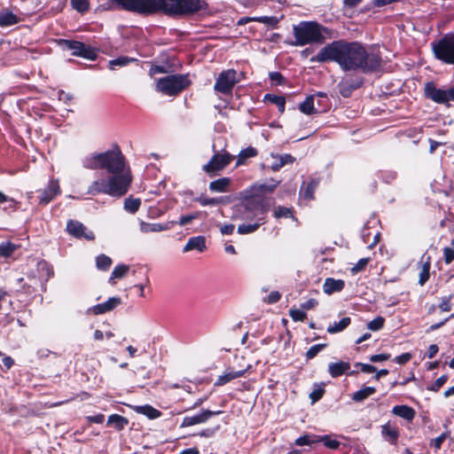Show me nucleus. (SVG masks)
<instances>
[{"label": "nucleus", "instance_id": "1", "mask_svg": "<svg viewBox=\"0 0 454 454\" xmlns=\"http://www.w3.org/2000/svg\"><path fill=\"white\" fill-rule=\"evenodd\" d=\"M83 166L90 169H106L109 174L107 178L92 182L88 188L89 194L106 193L121 197L128 192L132 177L120 150L92 154L84 160Z\"/></svg>", "mask_w": 454, "mask_h": 454}, {"label": "nucleus", "instance_id": "2", "mask_svg": "<svg viewBox=\"0 0 454 454\" xmlns=\"http://www.w3.org/2000/svg\"><path fill=\"white\" fill-rule=\"evenodd\" d=\"M311 62L334 61L343 71H373L380 67L381 59L374 52H368L358 43L334 41L323 47L310 59Z\"/></svg>", "mask_w": 454, "mask_h": 454}, {"label": "nucleus", "instance_id": "3", "mask_svg": "<svg viewBox=\"0 0 454 454\" xmlns=\"http://www.w3.org/2000/svg\"><path fill=\"white\" fill-rule=\"evenodd\" d=\"M241 201L235 206L231 218L233 220H264L268 211L262 196L253 193V190H245L239 193Z\"/></svg>", "mask_w": 454, "mask_h": 454}, {"label": "nucleus", "instance_id": "4", "mask_svg": "<svg viewBox=\"0 0 454 454\" xmlns=\"http://www.w3.org/2000/svg\"><path fill=\"white\" fill-rule=\"evenodd\" d=\"M123 9L139 13H153L163 11L178 14L181 0H114Z\"/></svg>", "mask_w": 454, "mask_h": 454}, {"label": "nucleus", "instance_id": "5", "mask_svg": "<svg viewBox=\"0 0 454 454\" xmlns=\"http://www.w3.org/2000/svg\"><path fill=\"white\" fill-rule=\"evenodd\" d=\"M294 35L296 45L303 46L309 43H323L326 38H330V31L313 21H304L294 27Z\"/></svg>", "mask_w": 454, "mask_h": 454}, {"label": "nucleus", "instance_id": "6", "mask_svg": "<svg viewBox=\"0 0 454 454\" xmlns=\"http://www.w3.org/2000/svg\"><path fill=\"white\" fill-rule=\"evenodd\" d=\"M186 74H172L160 78L156 82V90L168 96H175L190 85Z\"/></svg>", "mask_w": 454, "mask_h": 454}, {"label": "nucleus", "instance_id": "7", "mask_svg": "<svg viewBox=\"0 0 454 454\" xmlns=\"http://www.w3.org/2000/svg\"><path fill=\"white\" fill-rule=\"evenodd\" d=\"M432 49L436 59L446 64L454 65V35H446L432 43Z\"/></svg>", "mask_w": 454, "mask_h": 454}, {"label": "nucleus", "instance_id": "8", "mask_svg": "<svg viewBox=\"0 0 454 454\" xmlns=\"http://www.w3.org/2000/svg\"><path fill=\"white\" fill-rule=\"evenodd\" d=\"M234 159V156L226 151L216 152L209 161L202 166V170L209 176L223 171Z\"/></svg>", "mask_w": 454, "mask_h": 454}, {"label": "nucleus", "instance_id": "9", "mask_svg": "<svg viewBox=\"0 0 454 454\" xmlns=\"http://www.w3.org/2000/svg\"><path fill=\"white\" fill-rule=\"evenodd\" d=\"M237 82H239L237 72L234 69L224 70L216 78L214 89L222 94H228L231 92Z\"/></svg>", "mask_w": 454, "mask_h": 454}, {"label": "nucleus", "instance_id": "10", "mask_svg": "<svg viewBox=\"0 0 454 454\" xmlns=\"http://www.w3.org/2000/svg\"><path fill=\"white\" fill-rule=\"evenodd\" d=\"M59 45L63 50L72 51L73 55L82 57L88 59H95L97 57L96 51L90 46L77 41L61 40Z\"/></svg>", "mask_w": 454, "mask_h": 454}, {"label": "nucleus", "instance_id": "11", "mask_svg": "<svg viewBox=\"0 0 454 454\" xmlns=\"http://www.w3.org/2000/svg\"><path fill=\"white\" fill-rule=\"evenodd\" d=\"M67 231L77 238L83 237L88 240H92L95 238L93 231L87 230V228L80 222L69 221L67 225Z\"/></svg>", "mask_w": 454, "mask_h": 454}, {"label": "nucleus", "instance_id": "12", "mask_svg": "<svg viewBox=\"0 0 454 454\" xmlns=\"http://www.w3.org/2000/svg\"><path fill=\"white\" fill-rule=\"evenodd\" d=\"M220 411H213L209 410H205L201 413L194 416H187L184 417L183 422L181 424V427H188L197 424L205 423L214 415L220 414Z\"/></svg>", "mask_w": 454, "mask_h": 454}, {"label": "nucleus", "instance_id": "13", "mask_svg": "<svg viewBox=\"0 0 454 454\" xmlns=\"http://www.w3.org/2000/svg\"><path fill=\"white\" fill-rule=\"evenodd\" d=\"M207 4L205 0H181L178 14L193 13L206 10Z\"/></svg>", "mask_w": 454, "mask_h": 454}, {"label": "nucleus", "instance_id": "14", "mask_svg": "<svg viewBox=\"0 0 454 454\" xmlns=\"http://www.w3.org/2000/svg\"><path fill=\"white\" fill-rule=\"evenodd\" d=\"M121 302V298L112 297L109 298L106 302L93 306L88 309V313L93 315H100L113 310L114 308L119 306Z\"/></svg>", "mask_w": 454, "mask_h": 454}, {"label": "nucleus", "instance_id": "15", "mask_svg": "<svg viewBox=\"0 0 454 454\" xmlns=\"http://www.w3.org/2000/svg\"><path fill=\"white\" fill-rule=\"evenodd\" d=\"M431 266V256L426 253L424 254L420 261L418 263L419 270V284L424 286L429 278V270Z\"/></svg>", "mask_w": 454, "mask_h": 454}, {"label": "nucleus", "instance_id": "16", "mask_svg": "<svg viewBox=\"0 0 454 454\" xmlns=\"http://www.w3.org/2000/svg\"><path fill=\"white\" fill-rule=\"evenodd\" d=\"M426 96L436 103H447V90L437 89L433 83H427L425 87Z\"/></svg>", "mask_w": 454, "mask_h": 454}, {"label": "nucleus", "instance_id": "17", "mask_svg": "<svg viewBox=\"0 0 454 454\" xmlns=\"http://www.w3.org/2000/svg\"><path fill=\"white\" fill-rule=\"evenodd\" d=\"M207 249L206 239L203 236H197L190 238L183 248L184 253L192 250L204 252Z\"/></svg>", "mask_w": 454, "mask_h": 454}, {"label": "nucleus", "instance_id": "18", "mask_svg": "<svg viewBox=\"0 0 454 454\" xmlns=\"http://www.w3.org/2000/svg\"><path fill=\"white\" fill-rule=\"evenodd\" d=\"M270 159L272 160V162L270 164V168L273 171H278L283 166L286 164L293 163L294 161V158L290 154H274L271 153L270 155Z\"/></svg>", "mask_w": 454, "mask_h": 454}, {"label": "nucleus", "instance_id": "19", "mask_svg": "<svg viewBox=\"0 0 454 454\" xmlns=\"http://www.w3.org/2000/svg\"><path fill=\"white\" fill-rule=\"evenodd\" d=\"M60 192L59 182L57 180L51 181L48 187L42 192L40 202L43 204L49 203Z\"/></svg>", "mask_w": 454, "mask_h": 454}, {"label": "nucleus", "instance_id": "20", "mask_svg": "<svg viewBox=\"0 0 454 454\" xmlns=\"http://www.w3.org/2000/svg\"><path fill=\"white\" fill-rule=\"evenodd\" d=\"M344 286L345 282L343 280L328 278L325 280L323 291L330 295L333 293L340 292L344 288Z\"/></svg>", "mask_w": 454, "mask_h": 454}, {"label": "nucleus", "instance_id": "21", "mask_svg": "<svg viewBox=\"0 0 454 454\" xmlns=\"http://www.w3.org/2000/svg\"><path fill=\"white\" fill-rule=\"evenodd\" d=\"M350 369V364L348 362H336L328 364V372L333 378L339 377L346 373Z\"/></svg>", "mask_w": 454, "mask_h": 454}, {"label": "nucleus", "instance_id": "22", "mask_svg": "<svg viewBox=\"0 0 454 454\" xmlns=\"http://www.w3.org/2000/svg\"><path fill=\"white\" fill-rule=\"evenodd\" d=\"M170 229V223H140V231L144 233L148 232H160Z\"/></svg>", "mask_w": 454, "mask_h": 454}, {"label": "nucleus", "instance_id": "23", "mask_svg": "<svg viewBox=\"0 0 454 454\" xmlns=\"http://www.w3.org/2000/svg\"><path fill=\"white\" fill-rule=\"evenodd\" d=\"M20 21V19L8 10L0 12V27H8L15 25Z\"/></svg>", "mask_w": 454, "mask_h": 454}, {"label": "nucleus", "instance_id": "24", "mask_svg": "<svg viewBox=\"0 0 454 454\" xmlns=\"http://www.w3.org/2000/svg\"><path fill=\"white\" fill-rule=\"evenodd\" d=\"M231 181L229 177H221L209 184V190L214 192H225Z\"/></svg>", "mask_w": 454, "mask_h": 454}, {"label": "nucleus", "instance_id": "25", "mask_svg": "<svg viewBox=\"0 0 454 454\" xmlns=\"http://www.w3.org/2000/svg\"><path fill=\"white\" fill-rule=\"evenodd\" d=\"M392 412L407 420H412L415 417V411L407 405H396L393 408Z\"/></svg>", "mask_w": 454, "mask_h": 454}, {"label": "nucleus", "instance_id": "26", "mask_svg": "<svg viewBox=\"0 0 454 454\" xmlns=\"http://www.w3.org/2000/svg\"><path fill=\"white\" fill-rule=\"evenodd\" d=\"M129 423V420L118 414H113L108 417L107 426L113 427L117 430L123 429Z\"/></svg>", "mask_w": 454, "mask_h": 454}, {"label": "nucleus", "instance_id": "27", "mask_svg": "<svg viewBox=\"0 0 454 454\" xmlns=\"http://www.w3.org/2000/svg\"><path fill=\"white\" fill-rule=\"evenodd\" d=\"M134 410L137 413L143 414L151 419H157L161 415L160 411L154 409L151 405L136 406Z\"/></svg>", "mask_w": 454, "mask_h": 454}, {"label": "nucleus", "instance_id": "28", "mask_svg": "<svg viewBox=\"0 0 454 454\" xmlns=\"http://www.w3.org/2000/svg\"><path fill=\"white\" fill-rule=\"evenodd\" d=\"M243 374L244 371L228 372L223 375H220L216 380L215 385L223 386L234 379L243 376Z\"/></svg>", "mask_w": 454, "mask_h": 454}, {"label": "nucleus", "instance_id": "29", "mask_svg": "<svg viewBox=\"0 0 454 454\" xmlns=\"http://www.w3.org/2000/svg\"><path fill=\"white\" fill-rule=\"evenodd\" d=\"M314 96L307 97L306 99L300 105V111L308 115L316 114L317 110L314 107Z\"/></svg>", "mask_w": 454, "mask_h": 454}, {"label": "nucleus", "instance_id": "30", "mask_svg": "<svg viewBox=\"0 0 454 454\" xmlns=\"http://www.w3.org/2000/svg\"><path fill=\"white\" fill-rule=\"evenodd\" d=\"M382 435L390 442H395L398 437V431L396 427L386 424L382 427L381 430Z\"/></svg>", "mask_w": 454, "mask_h": 454}, {"label": "nucleus", "instance_id": "31", "mask_svg": "<svg viewBox=\"0 0 454 454\" xmlns=\"http://www.w3.org/2000/svg\"><path fill=\"white\" fill-rule=\"evenodd\" d=\"M349 324H350V318L348 317H343L339 322L330 325L327 327V332L329 333H336L341 332L345 328H347L349 325Z\"/></svg>", "mask_w": 454, "mask_h": 454}, {"label": "nucleus", "instance_id": "32", "mask_svg": "<svg viewBox=\"0 0 454 454\" xmlns=\"http://www.w3.org/2000/svg\"><path fill=\"white\" fill-rule=\"evenodd\" d=\"M376 392V389L372 387H365L356 393H354L352 399L355 402H362L367 397L371 396Z\"/></svg>", "mask_w": 454, "mask_h": 454}, {"label": "nucleus", "instance_id": "33", "mask_svg": "<svg viewBox=\"0 0 454 454\" xmlns=\"http://www.w3.org/2000/svg\"><path fill=\"white\" fill-rule=\"evenodd\" d=\"M264 223V220L262 221H258L256 220L255 223H244V224H240L239 227H238V232L239 234H249V233H253L259 227L261 224H262Z\"/></svg>", "mask_w": 454, "mask_h": 454}, {"label": "nucleus", "instance_id": "34", "mask_svg": "<svg viewBox=\"0 0 454 454\" xmlns=\"http://www.w3.org/2000/svg\"><path fill=\"white\" fill-rule=\"evenodd\" d=\"M256 155V150L254 148L249 147L242 150L237 159L236 167H239L246 163V160L248 158H252Z\"/></svg>", "mask_w": 454, "mask_h": 454}, {"label": "nucleus", "instance_id": "35", "mask_svg": "<svg viewBox=\"0 0 454 454\" xmlns=\"http://www.w3.org/2000/svg\"><path fill=\"white\" fill-rule=\"evenodd\" d=\"M278 182H275L271 184H259L253 185L248 190H253V193H257L261 196L263 192H271L278 185Z\"/></svg>", "mask_w": 454, "mask_h": 454}, {"label": "nucleus", "instance_id": "36", "mask_svg": "<svg viewBox=\"0 0 454 454\" xmlns=\"http://www.w3.org/2000/svg\"><path fill=\"white\" fill-rule=\"evenodd\" d=\"M129 270V267L125 264H119V265L115 266V268L114 269V270L111 274L110 281L122 278L123 277L126 276Z\"/></svg>", "mask_w": 454, "mask_h": 454}, {"label": "nucleus", "instance_id": "37", "mask_svg": "<svg viewBox=\"0 0 454 454\" xmlns=\"http://www.w3.org/2000/svg\"><path fill=\"white\" fill-rule=\"evenodd\" d=\"M18 246L15 244L6 241L0 244V256L3 257H10L14 251L17 249Z\"/></svg>", "mask_w": 454, "mask_h": 454}, {"label": "nucleus", "instance_id": "38", "mask_svg": "<svg viewBox=\"0 0 454 454\" xmlns=\"http://www.w3.org/2000/svg\"><path fill=\"white\" fill-rule=\"evenodd\" d=\"M141 205L139 199L128 198L124 201V209L131 214L136 213Z\"/></svg>", "mask_w": 454, "mask_h": 454}, {"label": "nucleus", "instance_id": "39", "mask_svg": "<svg viewBox=\"0 0 454 454\" xmlns=\"http://www.w3.org/2000/svg\"><path fill=\"white\" fill-rule=\"evenodd\" d=\"M265 99L271 102L272 104H275L278 106L280 113H283L285 111V98L272 94H267L265 96Z\"/></svg>", "mask_w": 454, "mask_h": 454}, {"label": "nucleus", "instance_id": "40", "mask_svg": "<svg viewBox=\"0 0 454 454\" xmlns=\"http://www.w3.org/2000/svg\"><path fill=\"white\" fill-rule=\"evenodd\" d=\"M317 186V183L316 181H311L304 190L301 191V195L306 200H312L314 192Z\"/></svg>", "mask_w": 454, "mask_h": 454}, {"label": "nucleus", "instance_id": "41", "mask_svg": "<svg viewBox=\"0 0 454 454\" xmlns=\"http://www.w3.org/2000/svg\"><path fill=\"white\" fill-rule=\"evenodd\" d=\"M96 262H97V267L99 270H107L110 267V265L112 264V260L110 257H108L105 254H101L97 257Z\"/></svg>", "mask_w": 454, "mask_h": 454}, {"label": "nucleus", "instance_id": "42", "mask_svg": "<svg viewBox=\"0 0 454 454\" xmlns=\"http://www.w3.org/2000/svg\"><path fill=\"white\" fill-rule=\"evenodd\" d=\"M385 318L382 317H377L367 324V328L371 331H379L384 326Z\"/></svg>", "mask_w": 454, "mask_h": 454}, {"label": "nucleus", "instance_id": "43", "mask_svg": "<svg viewBox=\"0 0 454 454\" xmlns=\"http://www.w3.org/2000/svg\"><path fill=\"white\" fill-rule=\"evenodd\" d=\"M132 59H129L128 57H120L115 59H113L109 62V67L111 69L114 70L118 67H123L128 65L130 61H132Z\"/></svg>", "mask_w": 454, "mask_h": 454}, {"label": "nucleus", "instance_id": "44", "mask_svg": "<svg viewBox=\"0 0 454 454\" xmlns=\"http://www.w3.org/2000/svg\"><path fill=\"white\" fill-rule=\"evenodd\" d=\"M289 315L294 321H304L306 319V313L303 309H291L289 310Z\"/></svg>", "mask_w": 454, "mask_h": 454}, {"label": "nucleus", "instance_id": "45", "mask_svg": "<svg viewBox=\"0 0 454 454\" xmlns=\"http://www.w3.org/2000/svg\"><path fill=\"white\" fill-rule=\"evenodd\" d=\"M71 4L79 12H84L89 9V0H71Z\"/></svg>", "mask_w": 454, "mask_h": 454}, {"label": "nucleus", "instance_id": "46", "mask_svg": "<svg viewBox=\"0 0 454 454\" xmlns=\"http://www.w3.org/2000/svg\"><path fill=\"white\" fill-rule=\"evenodd\" d=\"M370 261V258L366 257V258H362L360 259L356 264H355L352 268H351V272L353 274H356V273H358L362 270H364L365 269V267L367 266L368 262Z\"/></svg>", "mask_w": 454, "mask_h": 454}, {"label": "nucleus", "instance_id": "47", "mask_svg": "<svg viewBox=\"0 0 454 454\" xmlns=\"http://www.w3.org/2000/svg\"><path fill=\"white\" fill-rule=\"evenodd\" d=\"M325 344H317L312 346L306 353L308 359L315 357L321 350L325 348Z\"/></svg>", "mask_w": 454, "mask_h": 454}, {"label": "nucleus", "instance_id": "48", "mask_svg": "<svg viewBox=\"0 0 454 454\" xmlns=\"http://www.w3.org/2000/svg\"><path fill=\"white\" fill-rule=\"evenodd\" d=\"M252 20L254 21H258V22L267 24L270 26H275L278 22V20L276 17L262 16V17H254Z\"/></svg>", "mask_w": 454, "mask_h": 454}, {"label": "nucleus", "instance_id": "49", "mask_svg": "<svg viewBox=\"0 0 454 454\" xmlns=\"http://www.w3.org/2000/svg\"><path fill=\"white\" fill-rule=\"evenodd\" d=\"M199 215H200L199 212H196V213H193V214H191L188 215H183L180 217L177 223L180 226H184L186 224L191 223L194 219H197L199 217Z\"/></svg>", "mask_w": 454, "mask_h": 454}, {"label": "nucleus", "instance_id": "50", "mask_svg": "<svg viewBox=\"0 0 454 454\" xmlns=\"http://www.w3.org/2000/svg\"><path fill=\"white\" fill-rule=\"evenodd\" d=\"M447 437H448V434L442 433L438 437H436L431 441L430 446L434 448L435 450H440L442 442L446 440Z\"/></svg>", "mask_w": 454, "mask_h": 454}, {"label": "nucleus", "instance_id": "51", "mask_svg": "<svg viewBox=\"0 0 454 454\" xmlns=\"http://www.w3.org/2000/svg\"><path fill=\"white\" fill-rule=\"evenodd\" d=\"M317 441H322L326 447L332 450H335L340 446V442L337 440L331 439L329 436L321 437Z\"/></svg>", "mask_w": 454, "mask_h": 454}, {"label": "nucleus", "instance_id": "52", "mask_svg": "<svg viewBox=\"0 0 454 454\" xmlns=\"http://www.w3.org/2000/svg\"><path fill=\"white\" fill-rule=\"evenodd\" d=\"M196 200L201 205V206H208V205H217L220 203V200L216 198H207V197H200L197 198Z\"/></svg>", "mask_w": 454, "mask_h": 454}, {"label": "nucleus", "instance_id": "53", "mask_svg": "<svg viewBox=\"0 0 454 454\" xmlns=\"http://www.w3.org/2000/svg\"><path fill=\"white\" fill-rule=\"evenodd\" d=\"M448 380V377L447 375H442L441 377H439L435 382L434 383V385L432 387H429V390L431 391H434V392H437L443 384H445V382L447 381Z\"/></svg>", "mask_w": 454, "mask_h": 454}, {"label": "nucleus", "instance_id": "54", "mask_svg": "<svg viewBox=\"0 0 454 454\" xmlns=\"http://www.w3.org/2000/svg\"><path fill=\"white\" fill-rule=\"evenodd\" d=\"M274 215L276 218L289 217L292 216V213L289 208L279 207L275 210Z\"/></svg>", "mask_w": 454, "mask_h": 454}, {"label": "nucleus", "instance_id": "55", "mask_svg": "<svg viewBox=\"0 0 454 454\" xmlns=\"http://www.w3.org/2000/svg\"><path fill=\"white\" fill-rule=\"evenodd\" d=\"M356 367H359L363 372L365 373H372L376 372V367L371 364H363V363H356L355 364Z\"/></svg>", "mask_w": 454, "mask_h": 454}, {"label": "nucleus", "instance_id": "56", "mask_svg": "<svg viewBox=\"0 0 454 454\" xmlns=\"http://www.w3.org/2000/svg\"><path fill=\"white\" fill-rule=\"evenodd\" d=\"M317 440H311L309 436L308 435H304V436H301L299 437L296 441H295V443L298 445V446H304V445H309L313 442H316Z\"/></svg>", "mask_w": 454, "mask_h": 454}, {"label": "nucleus", "instance_id": "57", "mask_svg": "<svg viewBox=\"0 0 454 454\" xmlns=\"http://www.w3.org/2000/svg\"><path fill=\"white\" fill-rule=\"evenodd\" d=\"M389 358H390L389 354L372 355L370 356V361L372 363H379V362L387 361Z\"/></svg>", "mask_w": 454, "mask_h": 454}, {"label": "nucleus", "instance_id": "58", "mask_svg": "<svg viewBox=\"0 0 454 454\" xmlns=\"http://www.w3.org/2000/svg\"><path fill=\"white\" fill-rule=\"evenodd\" d=\"M450 299H451V296L443 297L442 299L439 308L442 311H450Z\"/></svg>", "mask_w": 454, "mask_h": 454}, {"label": "nucleus", "instance_id": "59", "mask_svg": "<svg viewBox=\"0 0 454 454\" xmlns=\"http://www.w3.org/2000/svg\"><path fill=\"white\" fill-rule=\"evenodd\" d=\"M443 254H444V261L446 263L449 264L454 260V250L453 249H451L450 247H446V248H444Z\"/></svg>", "mask_w": 454, "mask_h": 454}, {"label": "nucleus", "instance_id": "60", "mask_svg": "<svg viewBox=\"0 0 454 454\" xmlns=\"http://www.w3.org/2000/svg\"><path fill=\"white\" fill-rule=\"evenodd\" d=\"M323 394H324V389H322V388H317V389L313 390L309 395V397L312 400V403H314L317 401H318L323 396Z\"/></svg>", "mask_w": 454, "mask_h": 454}, {"label": "nucleus", "instance_id": "61", "mask_svg": "<svg viewBox=\"0 0 454 454\" xmlns=\"http://www.w3.org/2000/svg\"><path fill=\"white\" fill-rule=\"evenodd\" d=\"M411 358V355L410 353L402 354L395 358V361L397 364H403L409 362Z\"/></svg>", "mask_w": 454, "mask_h": 454}, {"label": "nucleus", "instance_id": "62", "mask_svg": "<svg viewBox=\"0 0 454 454\" xmlns=\"http://www.w3.org/2000/svg\"><path fill=\"white\" fill-rule=\"evenodd\" d=\"M165 73H167V70L163 67H160V66H152V67L149 71V74L152 77H153L155 74H165Z\"/></svg>", "mask_w": 454, "mask_h": 454}, {"label": "nucleus", "instance_id": "63", "mask_svg": "<svg viewBox=\"0 0 454 454\" xmlns=\"http://www.w3.org/2000/svg\"><path fill=\"white\" fill-rule=\"evenodd\" d=\"M87 419L91 423L101 424L105 419V416L103 414H98L95 416H89Z\"/></svg>", "mask_w": 454, "mask_h": 454}, {"label": "nucleus", "instance_id": "64", "mask_svg": "<svg viewBox=\"0 0 454 454\" xmlns=\"http://www.w3.org/2000/svg\"><path fill=\"white\" fill-rule=\"evenodd\" d=\"M317 304V301L315 299H309L301 304V309L303 310L310 309L314 308Z\"/></svg>", "mask_w": 454, "mask_h": 454}]
</instances>
